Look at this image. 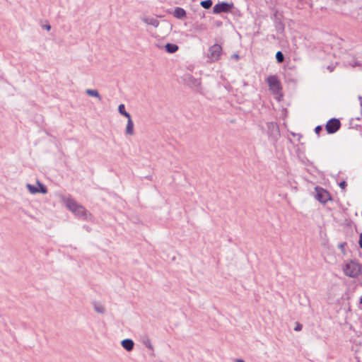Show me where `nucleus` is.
<instances>
[{"instance_id":"f257e3e1","label":"nucleus","mask_w":362,"mask_h":362,"mask_svg":"<svg viewBox=\"0 0 362 362\" xmlns=\"http://www.w3.org/2000/svg\"><path fill=\"white\" fill-rule=\"evenodd\" d=\"M344 274L349 277H358L361 272V264L355 260L347 261L342 267Z\"/></svg>"},{"instance_id":"f03ea898","label":"nucleus","mask_w":362,"mask_h":362,"mask_svg":"<svg viewBox=\"0 0 362 362\" xmlns=\"http://www.w3.org/2000/svg\"><path fill=\"white\" fill-rule=\"evenodd\" d=\"M267 82L268 83L269 90L275 95L276 98L279 100L280 98L282 97V88L278 77L275 75L269 76L267 78Z\"/></svg>"},{"instance_id":"7ed1b4c3","label":"nucleus","mask_w":362,"mask_h":362,"mask_svg":"<svg viewBox=\"0 0 362 362\" xmlns=\"http://www.w3.org/2000/svg\"><path fill=\"white\" fill-rule=\"evenodd\" d=\"M66 206L75 215L79 217H86L87 211L86 209L78 204L74 199L71 198H67L65 199Z\"/></svg>"},{"instance_id":"20e7f679","label":"nucleus","mask_w":362,"mask_h":362,"mask_svg":"<svg viewBox=\"0 0 362 362\" xmlns=\"http://www.w3.org/2000/svg\"><path fill=\"white\" fill-rule=\"evenodd\" d=\"M234 8V4L233 2L228 3L223 1L221 3H218L214 5L213 7V13L215 14H219L221 13H230L231 10Z\"/></svg>"},{"instance_id":"39448f33","label":"nucleus","mask_w":362,"mask_h":362,"mask_svg":"<svg viewBox=\"0 0 362 362\" xmlns=\"http://www.w3.org/2000/svg\"><path fill=\"white\" fill-rule=\"evenodd\" d=\"M221 53V46L218 44H214L209 49L208 58L211 62H216L219 59Z\"/></svg>"},{"instance_id":"423d86ee","label":"nucleus","mask_w":362,"mask_h":362,"mask_svg":"<svg viewBox=\"0 0 362 362\" xmlns=\"http://www.w3.org/2000/svg\"><path fill=\"white\" fill-rule=\"evenodd\" d=\"M341 127L340 121L338 119H330L326 124V130L329 134H334L337 132Z\"/></svg>"},{"instance_id":"0eeeda50","label":"nucleus","mask_w":362,"mask_h":362,"mask_svg":"<svg viewBox=\"0 0 362 362\" xmlns=\"http://www.w3.org/2000/svg\"><path fill=\"white\" fill-rule=\"evenodd\" d=\"M316 199L321 203L325 204L328 200H329L330 194L327 191L323 189L322 188L316 187Z\"/></svg>"},{"instance_id":"6e6552de","label":"nucleus","mask_w":362,"mask_h":362,"mask_svg":"<svg viewBox=\"0 0 362 362\" xmlns=\"http://www.w3.org/2000/svg\"><path fill=\"white\" fill-rule=\"evenodd\" d=\"M37 184L39 186V187H37L31 184L26 185L27 189L31 194H37L39 192H41L42 194H46L47 192V187L44 185H42L39 181L37 182Z\"/></svg>"},{"instance_id":"1a4fd4ad","label":"nucleus","mask_w":362,"mask_h":362,"mask_svg":"<svg viewBox=\"0 0 362 362\" xmlns=\"http://www.w3.org/2000/svg\"><path fill=\"white\" fill-rule=\"evenodd\" d=\"M122 347L127 351H131L134 349V343L133 340L130 339H123L121 342Z\"/></svg>"},{"instance_id":"9d476101","label":"nucleus","mask_w":362,"mask_h":362,"mask_svg":"<svg viewBox=\"0 0 362 362\" xmlns=\"http://www.w3.org/2000/svg\"><path fill=\"white\" fill-rule=\"evenodd\" d=\"M142 21L146 24L153 25L155 28L158 27L159 25V21L154 18L144 17L142 18Z\"/></svg>"},{"instance_id":"9b49d317","label":"nucleus","mask_w":362,"mask_h":362,"mask_svg":"<svg viewBox=\"0 0 362 362\" xmlns=\"http://www.w3.org/2000/svg\"><path fill=\"white\" fill-rule=\"evenodd\" d=\"M125 132L127 134L129 135H134V123L131 117L127 119V123L126 126Z\"/></svg>"},{"instance_id":"f8f14e48","label":"nucleus","mask_w":362,"mask_h":362,"mask_svg":"<svg viewBox=\"0 0 362 362\" xmlns=\"http://www.w3.org/2000/svg\"><path fill=\"white\" fill-rule=\"evenodd\" d=\"M173 15L175 18L181 19L185 17L186 12L182 8L177 7L174 11Z\"/></svg>"},{"instance_id":"ddd939ff","label":"nucleus","mask_w":362,"mask_h":362,"mask_svg":"<svg viewBox=\"0 0 362 362\" xmlns=\"http://www.w3.org/2000/svg\"><path fill=\"white\" fill-rule=\"evenodd\" d=\"M187 83H189V86L192 87H199L201 85L200 80L195 78L192 76H188Z\"/></svg>"},{"instance_id":"4468645a","label":"nucleus","mask_w":362,"mask_h":362,"mask_svg":"<svg viewBox=\"0 0 362 362\" xmlns=\"http://www.w3.org/2000/svg\"><path fill=\"white\" fill-rule=\"evenodd\" d=\"M86 93L89 96L97 98L99 100L102 99L99 92L96 89H86Z\"/></svg>"},{"instance_id":"2eb2a0df","label":"nucleus","mask_w":362,"mask_h":362,"mask_svg":"<svg viewBox=\"0 0 362 362\" xmlns=\"http://www.w3.org/2000/svg\"><path fill=\"white\" fill-rule=\"evenodd\" d=\"M347 63L352 67L362 66V61L356 59L355 57H353L351 60L347 62Z\"/></svg>"},{"instance_id":"dca6fc26","label":"nucleus","mask_w":362,"mask_h":362,"mask_svg":"<svg viewBox=\"0 0 362 362\" xmlns=\"http://www.w3.org/2000/svg\"><path fill=\"white\" fill-rule=\"evenodd\" d=\"M165 50L169 53H175L178 49V46L175 44L168 43L165 46Z\"/></svg>"},{"instance_id":"f3484780","label":"nucleus","mask_w":362,"mask_h":362,"mask_svg":"<svg viewBox=\"0 0 362 362\" xmlns=\"http://www.w3.org/2000/svg\"><path fill=\"white\" fill-rule=\"evenodd\" d=\"M93 308L95 311L98 313L103 314L105 313V309L104 306L100 303L95 302L93 303Z\"/></svg>"},{"instance_id":"a211bd4d","label":"nucleus","mask_w":362,"mask_h":362,"mask_svg":"<svg viewBox=\"0 0 362 362\" xmlns=\"http://www.w3.org/2000/svg\"><path fill=\"white\" fill-rule=\"evenodd\" d=\"M118 111L122 115L124 116L127 119L131 117L130 114L125 110V107L124 104H120L119 105Z\"/></svg>"},{"instance_id":"6ab92c4d","label":"nucleus","mask_w":362,"mask_h":362,"mask_svg":"<svg viewBox=\"0 0 362 362\" xmlns=\"http://www.w3.org/2000/svg\"><path fill=\"white\" fill-rule=\"evenodd\" d=\"M200 4L204 8L209 9L211 7L213 2L211 0H204L202 1Z\"/></svg>"},{"instance_id":"aec40b11","label":"nucleus","mask_w":362,"mask_h":362,"mask_svg":"<svg viewBox=\"0 0 362 362\" xmlns=\"http://www.w3.org/2000/svg\"><path fill=\"white\" fill-rule=\"evenodd\" d=\"M276 59L278 63H281L284 61V54L281 51L276 53Z\"/></svg>"},{"instance_id":"412c9836","label":"nucleus","mask_w":362,"mask_h":362,"mask_svg":"<svg viewBox=\"0 0 362 362\" xmlns=\"http://www.w3.org/2000/svg\"><path fill=\"white\" fill-rule=\"evenodd\" d=\"M144 344L148 349H149L151 350H153V344H152V343H151V340L149 339H147L145 341H144Z\"/></svg>"},{"instance_id":"4be33fe9","label":"nucleus","mask_w":362,"mask_h":362,"mask_svg":"<svg viewBox=\"0 0 362 362\" xmlns=\"http://www.w3.org/2000/svg\"><path fill=\"white\" fill-rule=\"evenodd\" d=\"M301 329H302V325H300V323L297 322L296 325V327L294 328V330L298 332V331H300Z\"/></svg>"},{"instance_id":"5701e85b","label":"nucleus","mask_w":362,"mask_h":362,"mask_svg":"<svg viewBox=\"0 0 362 362\" xmlns=\"http://www.w3.org/2000/svg\"><path fill=\"white\" fill-rule=\"evenodd\" d=\"M346 182L345 181H342L339 183V186L341 189H345V187H346Z\"/></svg>"},{"instance_id":"b1692460","label":"nucleus","mask_w":362,"mask_h":362,"mask_svg":"<svg viewBox=\"0 0 362 362\" xmlns=\"http://www.w3.org/2000/svg\"><path fill=\"white\" fill-rule=\"evenodd\" d=\"M321 130H322L321 126H317L315 129V132L316 134H319Z\"/></svg>"},{"instance_id":"393cba45","label":"nucleus","mask_w":362,"mask_h":362,"mask_svg":"<svg viewBox=\"0 0 362 362\" xmlns=\"http://www.w3.org/2000/svg\"><path fill=\"white\" fill-rule=\"evenodd\" d=\"M276 28H277L278 30H284V25L281 23H279V25H278L276 26Z\"/></svg>"},{"instance_id":"a878e982","label":"nucleus","mask_w":362,"mask_h":362,"mask_svg":"<svg viewBox=\"0 0 362 362\" xmlns=\"http://www.w3.org/2000/svg\"><path fill=\"white\" fill-rule=\"evenodd\" d=\"M358 244L360 247L362 248V233L360 235Z\"/></svg>"},{"instance_id":"bb28decb","label":"nucleus","mask_w":362,"mask_h":362,"mask_svg":"<svg viewBox=\"0 0 362 362\" xmlns=\"http://www.w3.org/2000/svg\"><path fill=\"white\" fill-rule=\"evenodd\" d=\"M43 28H44L45 29H46L47 30H49L51 29V25H50L49 24H47V25H45L43 26Z\"/></svg>"},{"instance_id":"cd10ccee","label":"nucleus","mask_w":362,"mask_h":362,"mask_svg":"<svg viewBox=\"0 0 362 362\" xmlns=\"http://www.w3.org/2000/svg\"><path fill=\"white\" fill-rule=\"evenodd\" d=\"M233 57H234L236 59H239V55L235 54L233 55Z\"/></svg>"},{"instance_id":"c85d7f7f","label":"nucleus","mask_w":362,"mask_h":362,"mask_svg":"<svg viewBox=\"0 0 362 362\" xmlns=\"http://www.w3.org/2000/svg\"><path fill=\"white\" fill-rule=\"evenodd\" d=\"M235 362H245L243 359L238 358L235 360Z\"/></svg>"},{"instance_id":"c756f323","label":"nucleus","mask_w":362,"mask_h":362,"mask_svg":"<svg viewBox=\"0 0 362 362\" xmlns=\"http://www.w3.org/2000/svg\"><path fill=\"white\" fill-rule=\"evenodd\" d=\"M360 303H362V296L360 298Z\"/></svg>"}]
</instances>
